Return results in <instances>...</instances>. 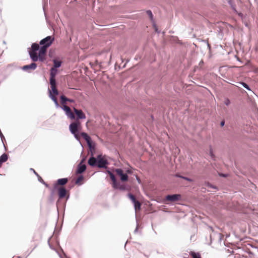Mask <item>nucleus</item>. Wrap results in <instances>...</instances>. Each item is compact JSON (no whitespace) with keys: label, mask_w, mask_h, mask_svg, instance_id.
Instances as JSON below:
<instances>
[{"label":"nucleus","mask_w":258,"mask_h":258,"mask_svg":"<svg viewBox=\"0 0 258 258\" xmlns=\"http://www.w3.org/2000/svg\"><path fill=\"white\" fill-rule=\"evenodd\" d=\"M54 189L57 191V194L59 199L64 198L67 196V190L64 186H60V187L54 188Z\"/></svg>","instance_id":"4"},{"label":"nucleus","mask_w":258,"mask_h":258,"mask_svg":"<svg viewBox=\"0 0 258 258\" xmlns=\"http://www.w3.org/2000/svg\"><path fill=\"white\" fill-rule=\"evenodd\" d=\"M53 63H54V67L53 68H55V69L59 68L61 66V61H58L56 60H54Z\"/></svg>","instance_id":"26"},{"label":"nucleus","mask_w":258,"mask_h":258,"mask_svg":"<svg viewBox=\"0 0 258 258\" xmlns=\"http://www.w3.org/2000/svg\"><path fill=\"white\" fill-rule=\"evenodd\" d=\"M68 101H69L70 102H74V100L70 99H69V100H68Z\"/></svg>","instance_id":"36"},{"label":"nucleus","mask_w":258,"mask_h":258,"mask_svg":"<svg viewBox=\"0 0 258 258\" xmlns=\"http://www.w3.org/2000/svg\"><path fill=\"white\" fill-rule=\"evenodd\" d=\"M90 64L92 66H98L99 65L98 69H100L101 62H98L97 60H95L94 62H90Z\"/></svg>","instance_id":"28"},{"label":"nucleus","mask_w":258,"mask_h":258,"mask_svg":"<svg viewBox=\"0 0 258 258\" xmlns=\"http://www.w3.org/2000/svg\"><path fill=\"white\" fill-rule=\"evenodd\" d=\"M66 115L70 118L71 119H74L75 118V115L74 113L72 111L71 109H70L68 112H67Z\"/></svg>","instance_id":"20"},{"label":"nucleus","mask_w":258,"mask_h":258,"mask_svg":"<svg viewBox=\"0 0 258 258\" xmlns=\"http://www.w3.org/2000/svg\"><path fill=\"white\" fill-rule=\"evenodd\" d=\"M180 198L181 195L179 194L168 195L166 197V200L170 202H175L178 201Z\"/></svg>","instance_id":"8"},{"label":"nucleus","mask_w":258,"mask_h":258,"mask_svg":"<svg viewBox=\"0 0 258 258\" xmlns=\"http://www.w3.org/2000/svg\"><path fill=\"white\" fill-rule=\"evenodd\" d=\"M54 40L53 36H49L42 39L40 44L42 45L39 49V60L43 61L45 59L47 49L52 44Z\"/></svg>","instance_id":"1"},{"label":"nucleus","mask_w":258,"mask_h":258,"mask_svg":"<svg viewBox=\"0 0 258 258\" xmlns=\"http://www.w3.org/2000/svg\"><path fill=\"white\" fill-rule=\"evenodd\" d=\"M147 14L149 15V16L150 17V18L151 20H153V15L152 13V12L150 10H148L147 11Z\"/></svg>","instance_id":"30"},{"label":"nucleus","mask_w":258,"mask_h":258,"mask_svg":"<svg viewBox=\"0 0 258 258\" xmlns=\"http://www.w3.org/2000/svg\"><path fill=\"white\" fill-rule=\"evenodd\" d=\"M2 135V133L0 132V135Z\"/></svg>","instance_id":"40"},{"label":"nucleus","mask_w":258,"mask_h":258,"mask_svg":"<svg viewBox=\"0 0 258 258\" xmlns=\"http://www.w3.org/2000/svg\"><path fill=\"white\" fill-rule=\"evenodd\" d=\"M62 109L65 111L66 113L71 109V108L66 105H63V106H62Z\"/></svg>","instance_id":"29"},{"label":"nucleus","mask_w":258,"mask_h":258,"mask_svg":"<svg viewBox=\"0 0 258 258\" xmlns=\"http://www.w3.org/2000/svg\"><path fill=\"white\" fill-rule=\"evenodd\" d=\"M179 177H181L182 178H183V179H185V180H187V181H192L191 179L189 178H188V177H183V176H180Z\"/></svg>","instance_id":"33"},{"label":"nucleus","mask_w":258,"mask_h":258,"mask_svg":"<svg viewBox=\"0 0 258 258\" xmlns=\"http://www.w3.org/2000/svg\"><path fill=\"white\" fill-rule=\"evenodd\" d=\"M74 111L76 114L77 116V119H85L86 118V115L85 113L83 112L82 110H79L76 109V108L74 107L73 108Z\"/></svg>","instance_id":"10"},{"label":"nucleus","mask_w":258,"mask_h":258,"mask_svg":"<svg viewBox=\"0 0 258 258\" xmlns=\"http://www.w3.org/2000/svg\"><path fill=\"white\" fill-rule=\"evenodd\" d=\"M57 70L55 68H52L50 70V82H56L55 81V76L57 74Z\"/></svg>","instance_id":"13"},{"label":"nucleus","mask_w":258,"mask_h":258,"mask_svg":"<svg viewBox=\"0 0 258 258\" xmlns=\"http://www.w3.org/2000/svg\"><path fill=\"white\" fill-rule=\"evenodd\" d=\"M49 96L51 98V99L54 101L56 106H58V103L57 101V98H56V96L53 95L51 91H49Z\"/></svg>","instance_id":"18"},{"label":"nucleus","mask_w":258,"mask_h":258,"mask_svg":"<svg viewBox=\"0 0 258 258\" xmlns=\"http://www.w3.org/2000/svg\"><path fill=\"white\" fill-rule=\"evenodd\" d=\"M50 86H51V91L52 92V94L53 95L56 96L58 94V91L56 88V82H50ZM50 91V90H49V91Z\"/></svg>","instance_id":"12"},{"label":"nucleus","mask_w":258,"mask_h":258,"mask_svg":"<svg viewBox=\"0 0 258 258\" xmlns=\"http://www.w3.org/2000/svg\"><path fill=\"white\" fill-rule=\"evenodd\" d=\"M60 100H61V103L62 105V106H63V105H66V102L69 100V98H67L64 95H61L60 96Z\"/></svg>","instance_id":"21"},{"label":"nucleus","mask_w":258,"mask_h":258,"mask_svg":"<svg viewBox=\"0 0 258 258\" xmlns=\"http://www.w3.org/2000/svg\"><path fill=\"white\" fill-rule=\"evenodd\" d=\"M127 173L131 174L132 173V171L130 169H128L126 171Z\"/></svg>","instance_id":"35"},{"label":"nucleus","mask_w":258,"mask_h":258,"mask_svg":"<svg viewBox=\"0 0 258 258\" xmlns=\"http://www.w3.org/2000/svg\"><path fill=\"white\" fill-rule=\"evenodd\" d=\"M107 173H108L110 179H111L112 181V186L114 188H119V184L117 182L116 179L115 178V177L114 175L110 171H107ZM119 188L120 189H123L122 187H119Z\"/></svg>","instance_id":"5"},{"label":"nucleus","mask_w":258,"mask_h":258,"mask_svg":"<svg viewBox=\"0 0 258 258\" xmlns=\"http://www.w3.org/2000/svg\"><path fill=\"white\" fill-rule=\"evenodd\" d=\"M190 255L193 257V258H201V255L199 253H196L194 251H191L190 253Z\"/></svg>","instance_id":"23"},{"label":"nucleus","mask_w":258,"mask_h":258,"mask_svg":"<svg viewBox=\"0 0 258 258\" xmlns=\"http://www.w3.org/2000/svg\"><path fill=\"white\" fill-rule=\"evenodd\" d=\"M30 56L31 58L33 61H37L38 59L39 60V54L38 55L37 51H30Z\"/></svg>","instance_id":"14"},{"label":"nucleus","mask_w":258,"mask_h":258,"mask_svg":"<svg viewBox=\"0 0 258 258\" xmlns=\"http://www.w3.org/2000/svg\"><path fill=\"white\" fill-rule=\"evenodd\" d=\"M128 198L130 199V200L132 201V202L134 203V204L136 203V202H137L138 201L136 200L135 197L131 194H128Z\"/></svg>","instance_id":"25"},{"label":"nucleus","mask_w":258,"mask_h":258,"mask_svg":"<svg viewBox=\"0 0 258 258\" xmlns=\"http://www.w3.org/2000/svg\"><path fill=\"white\" fill-rule=\"evenodd\" d=\"M81 127V122L78 119H76L75 121L71 123L69 125V129L71 133L74 135L75 138L78 140H80V139L78 132Z\"/></svg>","instance_id":"2"},{"label":"nucleus","mask_w":258,"mask_h":258,"mask_svg":"<svg viewBox=\"0 0 258 258\" xmlns=\"http://www.w3.org/2000/svg\"><path fill=\"white\" fill-rule=\"evenodd\" d=\"M40 180H41V181H42L44 182V181H43V179H42L40 177Z\"/></svg>","instance_id":"38"},{"label":"nucleus","mask_w":258,"mask_h":258,"mask_svg":"<svg viewBox=\"0 0 258 258\" xmlns=\"http://www.w3.org/2000/svg\"><path fill=\"white\" fill-rule=\"evenodd\" d=\"M97 159L93 157H91L88 160V164L93 167L97 166Z\"/></svg>","instance_id":"15"},{"label":"nucleus","mask_w":258,"mask_h":258,"mask_svg":"<svg viewBox=\"0 0 258 258\" xmlns=\"http://www.w3.org/2000/svg\"><path fill=\"white\" fill-rule=\"evenodd\" d=\"M241 84L242 85V86L243 87H244L245 88H246V89L247 90H250L249 88V86L247 85V84H246L245 83H244V82H242L241 83Z\"/></svg>","instance_id":"32"},{"label":"nucleus","mask_w":258,"mask_h":258,"mask_svg":"<svg viewBox=\"0 0 258 258\" xmlns=\"http://www.w3.org/2000/svg\"><path fill=\"white\" fill-rule=\"evenodd\" d=\"M8 159V157L7 154H3L1 157H0V167L2 166V165L3 163L6 162Z\"/></svg>","instance_id":"17"},{"label":"nucleus","mask_w":258,"mask_h":258,"mask_svg":"<svg viewBox=\"0 0 258 258\" xmlns=\"http://www.w3.org/2000/svg\"><path fill=\"white\" fill-rule=\"evenodd\" d=\"M128 198L130 199V200L132 201V202L134 203V204L136 203V202H137L138 201L136 200L135 197L131 194H128Z\"/></svg>","instance_id":"24"},{"label":"nucleus","mask_w":258,"mask_h":258,"mask_svg":"<svg viewBox=\"0 0 258 258\" xmlns=\"http://www.w3.org/2000/svg\"><path fill=\"white\" fill-rule=\"evenodd\" d=\"M107 164V161L103 158H101V156H98L97 162V166L99 168L105 167Z\"/></svg>","instance_id":"7"},{"label":"nucleus","mask_w":258,"mask_h":258,"mask_svg":"<svg viewBox=\"0 0 258 258\" xmlns=\"http://www.w3.org/2000/svg\"><path fill=\"white\" fill-rule=\"evenodd\" d=\"M141 204L138 201L134 204V206L136 210H140L141 208Z\"/></svg>","instance_id":"27"},{"label":"nucleus","mask_w":258,"mask_h":258,"mask_svg":"<svg viewBox=\"0 0 258 258\" xmlns=\"http://www.w3.org/2000/svg\"><path fill=\"white\" fill-rule=\"evenodd\" d=\"M86 169V166L84 164H80L77 170V173L80 174L85 171Z\"/></svg>","instance_id":"16"},{"label":"nucleus","mask_w":258,"mask_h":258,"mask_svg":"<svg viewBox=\"0 0 258 258\" xmlns=\"http://www.w3.org/2000/svg\"><path fill=\"white\" fill-rule=\"evenodd\" d=\"M209 154H210V156L212 158H213V159L214 158L215 156H214V155L213 154V150H212L211 147H210V148Z\"/></svg>","instance_id":"31"},{"label":"nucleus","mask_w":258,"mask_h":258,"mask_svg":"<svg viewBox=\"0 0 258 258\" xmlns=\"http://www.w3.org/2000/svg\"><path fill=\"white\" fill-rule=\"evenodd\" d=\"M36 68H37V64L34 62H33V63H31L30 64L24 66L22 67V69L25 71L30 72V70H34L36 69Z\"/></svg>","instance_id":"9"},{"label":"nucleus","mask_w":258,"mask_h":258,"mask_svg":"<svg viewBox=\"0 0 258 258\" xmlns=\"http://www.w3.org/2000/svg\"><path fill=\"white\" fill-rule=\"evenodd\" d=\"M221 175L223 176H225V175L224 174H221Z\"/></svg>","instance_id":"39"},{"label":"nucleus","mask_w":258,"mask_h":258,"mask_svg":"<svg viewBox=\"0 0 258 258\" xmlns=\"http://www.w3.org/2000/svg\"><path fill=\"white\" fill-rule=\"evenodd\" d=\"M114 171L116 175L119 176L120 180L122 182H125L128 180V175L126 173H124L123 171L121 169H116Z\"/></svg>","instance_id":"3"},{"label":"nucleus","mask_w":258,"mask_h":258,"mask_svg":"<svg viewBox=\"0 0 258 258\" xmlns=\"http://www.w3.org/2000/svg\"><path fill=\"white\" fill-rule=\"evenodd\" d=\"M68 182L67 178H60L57 180L56 182L54 184V188H57L58 187L63 186Z\"/></svg>","instance_id":"6"},{"label":"nucleus","mask_w":258,"mask_h":258,"mask_svg":"<svg viewBox=\"0 0 258 258\" xmlns=\"http://www.w3.org/2000/svg\"><path fill=\"white\" fill-rule=\"evenodd\" d=\"M230 103V101L228 99H226L225 101V104L227 106L229 105Z\"/></svg>","instance_id":"34"},{"label":"nucleus","mask_w":258,"mask_h":258,"mask_svg":"<svg viewBox=\"0 0 258 258\" xmlns=\"http://www.w3.org/2000/svg\"><path fill=\"white\" fill-rule=\"evenodd\" d=\"M80 136H81L86 141L89 147L91 148L92 147V141L91 138L86 133H81Z\"/></svg>","instance_id":"11"},{"label":"nucleus","mask_w":258,"mask_h":258,"mask_svg":"<svg viewBox=\"0 0 258 258\" xmlns=\"http://www.w3.org/2000/svg\"><path fill=\"white\" fill-rule=\"evenodd\" d=\"M224 125V121H221V125L222 126H223Z\"/></svg>","instance_id":"37"},{"label":"nucleus","mask_w":258,"mask_h":258,"mask_svg":"<svg viewBox=\"0 0 258 258\" xmlns=\"http://www.w3.org/2000/svg\"><path fill=\"white\" fill-rule=\"evenodd\" d=\"M31 48H32L31 51H37V50H38L39 49L40 47H39V44H38L37 43H33L31 46Z\"/></svg>","instance_id":"22"},{"label":"nucleus","mask_w":258,"mask_h":258,"mask_svg":"<svg viewBox=\"0 0 258 258\" xmlns=\"http://www.w3.org/2000/svg\"><path fill=\"white\" fill-rule=\"evenodd\" d=\"M84 179V177L82 175L79 176L76 180V184L79 185L82 184V181Z\"/></svg>","instance_id":"19"}]
</instances>
